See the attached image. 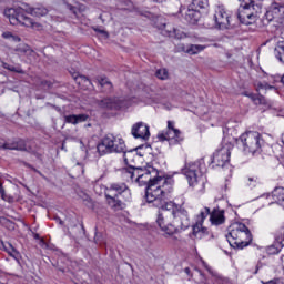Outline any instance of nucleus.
<instances>
[{
	"instance_id": "f257e3e1",
	"label": "nucleus",
	"mask_w": 284,
	"mask_h": 284,
	"mask_svg": "<svg viewBox=\"0 0 284 284\" xmlns=\"http://www.w3.org/2000/svg\"><path fill=\"white\" fill-rule=\"evenodd\" d=\"M123 174L131 181H136L139 185H148L145 190V201L158 207L159 214L156 225L161 236L174 239L180 230L190 227V215L187 211L179 210V206L170 201V194L174 190V180L161 175L154 166L146 169H123ZM170 201V202H168Z\"/></svg>"
},
{
	"instance_id": "f03ea898",
	"label": "nucleus",
	"mask_w": 284,
	"mask_h": 284,
	"mask_svg": "<svg viewBox=\"0 0 284 284\" xmlns=\"http://www.w3.org/2000/svg\"><path fill=\"white\" fill-rule=\"evenodd\" d=\"M226 240L234 250H243L252 243V233L250 229L241 222L232 223L227 229Z\"/></svg>"
},
{
	"instance_id": "7ed1b4c3",
	"label": "nucleus",
	"mask_w": 284,
	"mask_h": 284,
	"mask_svg": "<svg viewBox=\"0 0 284 284\" xmlns=\"http://www.w3.org/2000/svg\"><path fill=\"white\" fill-rule=\"evenodd\" d=\"M205 172V160L201 159L196 162H189L182 169V174L186 176L190 187L195 192H205V180L201 179V174Z\"/></svg>"
},
{
	"instance_id": "20e7f679",
	"label": "nucleus",
	"mask_w": 284,
	"mask_h": 284,
	"mask_svg": "<svg viewBox=\"0 0 284 284\" xmlns=\"http://www.w3.org/2000/svg\"><path fill=\"white\" fill-rule=\"evenodd\" d=\"M263 14V0H242L237 10V19L244 26H252Z\"/></svg>"
},
{
	"instance_id": "39448f33",
	"label": "nucleus",
	"mask_w": 284,
	"mask_h": 284,
	"mask_svg": "<svg viewBox=\"0 0 284 284\" xmlns=\"http://www.w3.org/2000/svg\"><path fill=\"white\" fill-rule=\"evenodd\" d=\"M125 140L121 135L106 134L99 142L97 150L99 154H121L125 152Z\"/></svg>"
},
{
	"instance_id": "423d86ee",
	"label": "nucleus",
	"mask_w": 284,
	"mask_h": 284,
	"mask_svg": "<svg viewBox=\"0 0 284 284\" xmlns=\"http://www.w3.org/2000/svg\"><path fill=\"white\" fill-rule=\"evenodd\" d=\"M4 17L9 19L11 26H24V28H32V30H41L39 22L32 21L21 8H10L4 10Z\"/></svg>"
},
{
	"instance_id": "0eeeda50",
	"label": "nucleus",
	"mask_w": 284,
	"mask_h": 284,
	"mask_svg": "<svg viewBox=\"0 0 284 284\" xmlns=\"http://www.w3.org/2000/svg\"><path fill=\"white\" fill-rule=\"evenodd\" d=\"M234 150V138L224 136L221 148L213 153L212 163L217 168L230 165V156Z\"/></svg>"
},
{
	"instance_id": "6e6552de",
	"label": "nucleus",
	"mask_w": 284,
	"mask_h": 284,
	"mask_svg": "<svg viewBox=\"0 0 284 284\" xmlns=\"http://www.w3.org/2000/svg\"><path fill=\"white\" fill-rule=\"evenodd\" d=\"M237 145H242L244 152L256 154L261 150V133L248 131L243 133L237 140Z\"/></svg>"
},
{
	"instance_id": "1a4fd4ad",
	"label": "nucleus",
	"mask_w": 284,
	"mask_h": 284,
	"mask_svg": "<svg viewBox=\"0 0 284 284\" xmlns=\"http://www.w3.org/2000/svg\"><path fill=\"white\" fill-rule=\"evenodd\" d=\"M264 21L273 23L276 30L284 26V6L277 2H273L264 14Z\"/></svg>"
},
{
	"instance_id": "9d476101",
	"label": "nucleus",
	"mask_w": 284,
	"mask_h": 284,
	"mask_svg": "<svg viewBox=\"0 0 284 284\" xmlns=\"http://www.w3.org/2000/svg\"><path fill=\"white\" fill-rule=\"evenodd\" d=\"M210 216V207H204L200 214L196 216V222L192 226V236L193 239H196L197 241H201V239H205L206 236H210V231L207 227L203 226V222Z\"/></svg>"
},
{
	"instance_id": "9b49d317",
	"label": "nucleus",
	"mask_w": 284,
	"mask_h": 284,
	"mask_svg": "<svg viewBox=\"0 0 284 284\" xmlns=\"http://www.w3.org/2000/svg\"><path fill=\"white\" fill-rule=\"evenodd\" d=\"M160 141H170L171 143H181L183 141V133L176 129L173 121H168V128L165 132L158 135Z\"/></svg>"
},
{
	"instance_id": "f8f14e48",
	"label": "nucleus",
	"mask_w": 284,
	"mask_h": 284,
	"mask_svg": "<svg viewBox=\"0 0 284 284\" xmlns=\"http://www.w3.org/2000/svg\"><path fill=\"white\" fill-rule=\"evenodd\" d=\"M105 195L120 196L123 201H130V199H132V193L128 184L123 182L111 184L110 187L106 189Z\"/></svg>"
},
{
	"instance_id": "ddd939ff",
	"label": "nucleus",
	"mask_w": 284,
	"mask_h": 284,
	"mask_svg": "<svg viewBox=\"0 0 284 284\" xmlns=\"http://www.w3.org/2000/svg\"><path fill=\"white\" fill-rule=\"evenodd\" d=\"M100 108L103 110H128L130 102L128 100H121L120 98H105L100 101Z\"/></svg>"
},
{
	"instance_id": "4468645a",
	"label": "nucleus",
	"mask_w": 284,
	"mask_h": 284,
	"mask_svg": "<svg viewBox=\"0 0 284 284\" xmlns=\"http://www.w3.org/2000/svg\"><path fill=\"white\" fill-rule=\"evenodd\" d=\"M230 11L225 10V7L219 6L215 9L213 20L220 30H225L230 28Z\"/></svg>"
},
{
	"instance_id": "2eb2a0df",
	"label": "nucleus",
	"mask_w": 284,
	"mask_h": 284,
	"mask_svg": "<svg viewBox=\"0 0 284 284\" xmlns=\"http://www.w3.org/2000/svg\"><path fill=\"white\" fill-rule=\"evenodd\" d=\"M281 82V75H266L262 81L255 83L257 92L261 90H274L276 83Z\"/></svg>"
},
{
	"instance_id": "dca6fc26",
	"label": "nucleus",
	"mask_w": 284,
	"mask_h": 284,
	"mask_svg": "<svg viewBox=\"0 0 284 284\" xmlns=\"http://www.w3.org/2000/svg\"><path fill=\"white\" fill-rule=\"evenodd\" d=\"M131 134L134 139L148 141L150 139V126L143 122H138L132 126Z\"/></svg>"
},
{
	"instance_id": "f3484780",
	"label": "nucleus",
	"mask_w": 284,
	"mask_h": 284,
	"mask_svg": "<svg viewBox=\"0 0 284 284\" xmlns=\"http://www.w3.org/2000/svg\"><path fill=\"white\" fill-rule=\"evenodd\" d=\"M284 247V233L283 231H277L275 233V239L273 244L266 246V253L270 255L278 254Z\"/></svg>"
},
{
	"instance_id": "a211bd4d",
	"label": "nucleus",
	"mask_w": 284,
	"mask_h": 284,
	"mask_svg": "<svg viewBox=\"0 0 284 284\" xmlns=\"http://www.w3.org/2000/svg\"><path fill=\"white\" fill-rule=\"evenodd\" d=\"M3 150H17L19 152H28V146L26 144V141L23 140H17L14 142H7L1 145Z\"/></svg>"
},
{
	"instance_id": "6ab92c4d",
	"label": "nucleus",
	"mask_w": 284,
	"mask_h": 284,
	"mask_svg": "<svg viewBox=\"0 0 284 284\" xmlns=\"http://www.w3.org/2000/svg\"><path fill=\"white\" fill-rule=\"evenodd\" d=\"M121 154H123L124 163H126L129 165V168L126 170H130L131 168L133 170H136L134 168V163H135L136 159H139V155L136 154V150L128 151V146H125V151L122 152Z\"/></svg>"
},
{
	"instance_id": "aec40b11",
	"label": "nucleus",
	"mask_w": 284,
	"mask_h": 284,
	"mask_svg": "<svg viewBox=\"0 0 284 284\" xmlns=\"http://www.w3.org/2000/svg\"><path fill=\"white\" fill-rule=\"evenodd\" d=\"M212 225H223L225 223V211L214 209L210 215Z\"/></svg>"
},
{
	"instance_id": "412c9836",
	"label": "nucleus",
	"mask_w": 284,
	"mask_h": 284,
	"mask_svg": "<svg viewBox=\"0 0 284 284\" xmlns=\"http://www.w3.org/2000/svg\"><path fill=\"white\" fill-rule=\"evenodd\" d=\"M199 19H201V11L191 4L185 13V20L189 23L194 24L199 21Z\"/></svg>"
},
{
	"instance_id": "4be33fe9",
	"label": "nucleus",
	"mask_w": 284,
	"mask_h": 284,
	"mask_svg": "<svg viewBox=\"0 0 284 284\" xmlns=\"http://www.w3.org/2000/svg\"><path fill=\"white\" fill-rule=\"evenodd\" d=\"M90 116L88 114H71L64 115V121L71 123V125H78V123H85Z\"/></svg>"
},
{
	"instance_id": "5701e85b",
	"label": "nucleus",
	"mask_w": 284,
	"mask_h": 284,
	"mask_svg": "<svg viewBox=\"0 0 284 284\" xmlns=\"http://www.w3.org/2000/svg\"><path fill=\"white\" fill-rule=\"evenodd\" d=\"M106 203L112 210L119 211L123 210V200L116 195H105Z\"/></svg>"
},
{
	"instance_id": "b1692460",
	"label": "nucleus",
	"mask_w": 284,
	"mask_h": 284,
	"mask_svg": "<svg viewBox=\"0 0 284 284\" xmlns=\"http://www.w3.org/2000/svg\"><path fill=\"white\" fill-rule=\"evenodd\" d=\"M273 203H277V205H284V187L277 186L272 192Z\"/></svg>"
},
{
	"instance_id": "393cba45",
	"label": "nucleus",
	"mask_w": 284,
	"mask_h": 284,
	"mask_svg": "<svg viewBox=\"0 0 284 284\" xmlns=\"http://www.w3.org/2000/svg\"><path fill=\"white\" fill-rule=\"evenodd\" d=\"M29 13H31L32 17H45L48 14V10L43 6H37L29 9Z\"/></svg>"
},
{
	"instance_id": "a878e982",
	"label": "nucleus",
	"mask_w": 284,
	"mask_h": 284,
	"mask_svg": "<svg viewBox=\"0 0 284 284\" xmlns=\"http://www.w3.org/2000/svg\"><path fill=\"white\" fill-rule=\"evenodd\" d=\"M274 55L281 63L284 64V41L277 43L274 50Z\"/></svg>"
},
{
	"instance_id": "bb28decb",
	"label": "nucleus",
	"mask_w": 284,
	"mask_h": 284,
	"mask_svg": "<svg viewBox=\"0 0 284 284\" xmlns=\"http://www.w3.org/2000/svg\"><path fill=\"white\" fill-rule=\"evenodd\" d=\"M207 47L203 44H191L186 49V54H199V52H203Z\"/></svg>"
},
{
	"instance_id": "cd10ccee",
	"label": "nucleus",
	"mask_w": 284,
	"mask_h": 284,
	"mask_svg": "<svg viewBox=\"0 0 284 284\" xmlns=\"http://www.w3.org/2000/svg\"><path fill=\"white\" fill-rule=\"evenodd\" d=\"M191 6L197 10H205L209 8L210 2L209 0H193Z\"/></svg>"
},
{
	"instance_id": "c85d7f7f",
	"label": "nucleus",
	"mask_w": 284,
	"mask_h": 284,
	"mask_svg": "<svg viewBox=\"0 0 284 284\" xmlns=\"http://www.w3.org/2000/svg\"><path fill=\"white\" fill-rule=\"evenodd\" d=\"M1 247H3V250H6V252H8V254H10V256L16 257L17 254H19L17 252V250H14V246H12V244H10V243L0 242V250H1Z\"/></svg>"
},
{
	"instance_id": "c756f323",
	"label": "nucleus",
	"mask_w": 284,
	"mask_h": 284,
	"mask_svg": "<svg viewBox=\"0 0 284 284\" xmlns=\"http://www.w3.org/2000/svg\"><path fill=\"white\" fill-rule=\"evenodd\" d=\"M246 97H248L253 103H255V105H263V103H265V97L263 95H256L254 93H248L246 94Z\"/></svg>"
},
{
	"instance_id": "7c9ffc66",
	"label": "nucleus",
	"mask_w": 284,
	"mask_h": 284,
	"mask_svg": "<svg viewBox=\"0 0 284 284\" xmlns=\"http://www.w3.org/2000/svg\"><path fill=\"white\" fill-rule=\"evenodd\" d=\"M98 83L101 88H104L105 91L112 90V82L108 78H98Z\"/></svg>"
},
{
	"instance_id": "2f4dec72",
	"label": "nucleus",
	"mask_w": 284,
	"mask_h": 284,
	"mask_svg": "<svg viewBox=\"0 0 284 284\" xmlns=\"http://www.w3.org/2000/svg\"><path fill=\"white\" fill-rule=\"evenodd\" d=\"M155 77L161 81H166V79H170V73L168 72V69H159L155 72Z\"/></svg>"
},
{
	"instance_id": "473e14b6",
	"label": "nucleus",
	"mask_w": 284,
	"mask_h": 284,
	"mask_svg": "<svg viewBox=\"0 0 284 284\" xmlns=\"http://www.w3.org/2000/svg\"><path fill=\"white\" fill-rule=\"evenodd\" d=\"M0 196L2 201H6L7 203H12L14 201L13 196L6 194V189L3 187V184H0Z\"/></svg>"
},
{
	"instance_id": "72a5a7b5",
	"label": "nucleus",
	"mask_w": 284,
	"mask_h": 284,
	"mask_svg": "<svg viewBox=\"0 0 284 284\" xmlns=\"http://www.w3.org/2000/svg\"><path fill=\"white\" fill-rule=\"evenodd\" d=\"M246 185H248L250 187H256V185H258V178H256V176H248L246 179Z\"/></svg>"
},
{
	"instance_id": "f704fd0d",
	"label": "nucleus",
	"mask_w": 284,
	"mask_h": 284,
	"mask_svg": "<svg viewBox=\"0 0 284 284\" xmlns=\"http://www.w3.org/2000/svg\"><path fill=\"white\" fill-rule=\"evenodd\" d=\"M264 284H284L283 281L281 278H274V280H271Z\"/></svg>"
},
{
	"instance_id": "c9c22d12",
	"label": "nucleus",
	"mask_w": 284,
	"mask_h": 284,
	"mask_svg": "<svg viewBox=\"0 0 284 284\" xmlns=\"http://www.w3.org/2000/svg\"><path fill=\"white\" fill-rule=\"evenodd\" d=\"M94 30L95 32H99V34H102L104 39H108L109 34L105 30H101V29H94Z\"/></svg>"
},
{
	"instance_id": "e433bc0d",
	"label": "nucleus",
	"mask_w": 284,
	"mask_h": 284,
	"mask_svg": "<svg viewBox=\"0 0 284 284\" xmlns=\"http://www.w3.org/2000/svg\"><path fill=\"white\" fill-rule=\"evenodd\" d=\"M12 36L13 34L10 31H6V32L2 33L3 39H12Z\"/></svg>"
},
{
	"instance_id": "4c0bfd02",
	"label": "nucleus",
	"mask_w": 284,
	"mask_h": 284,
	"mask_svg": "<svg viewBox=\"0 0 284 284\" xmlns=\"http://www.w3.org/2000/svg\"><path fill=\"white\" fill-rule=\"evenodd\" d=\"M3 68L6 69V70H10L11 72H16L17 71V69H14L13 67H10V65H8V64H3Z\"/></svg>"
},
{
	"instance_id": "58836bf2",
	"label": "nucleus",
	"mask_w": 284,
	"mask_h": 284,
	"mask_svg": "<svg viewBox=\"0 0 284 284\" xmlns=\"http://www.w3.org/2000/svg\"><path fill=\"white\" fill-rule=\"evenodd\" d=\"M11 40L14 41L16 43H19L21 41V38H19V36H12Z\"/></svg>"
},
{
	"instance_id": "ea45409f",
	"label": "nucleus",
	"mask_w": 284,
	"mask_h": 284,
	"mask_svg": "<svg viewBox=\"0 0 284 284\" xmlns=\"http://www.w3.org/2000/svg\"><path fill=\"white\" fill-rule=\"evenodd\" d=\"M79 79H81V81L84 83H90V79H88L85 75H80Z\"/></svg>"
},
{
	"instance_id": "a19ab883",
	"label": "nucleus",
	"mask_w": 284,
	"mask_h": 284,
	"mask_svg": "<svg viewBox=\"0 0 284 284\" xmlns=\"http://www.w3.org/2000/svg\"><path fill=\"white\" fill-rule=\"evenodd\" d=\"M173 34L176 37V39H183V34H176V29L173 30Z\"/></svg>"
},
{
	"instance_id": "79ce46f5",
	"label": "nucleus",
	"mask_w": 284,
	"mask_h": 284,
	"mask_svg": "<svg viewBox=\"0 0 284 284\" xmlns=\"http://www.w3.org/2000/svg\"><path fill=\"white\" fill-rule=\"evenodd\" d=\"M281 143H282V146L284 148V133L281 136Z\"/></svg>"
},
{
	"instance_id": "37998d69",
	"label": "nucleus",
	"mask_w": 284,
	"mask_h": 284,
	"mask_svg": "<svg viewBox=\"0 0 284 284\" xmlns=\"http://www.w3.org/2000/svg\"><path fill=\"white\" fill-rule=\"evenodd\" d=\"M153 1H155L156 3H163V1L165 0H153Z\"/></svg>"
},
{
	"instance_id": "c03bdc74",
	"label": "nucleus",
	"mask_w": 284,
	"mask_h": 284,
	"mask_svg": "<svg viewBox=\"0 0 284 284\" xmlns=\"http://www.w3.org/2000/svg\"><path fill=\"white\" fill-rule=\"evenodd\" d=\"M34 239H39V234H36V235H34Z\"/></svg>"
},
{
	"instance_id": "a18cd8bd",
	"label": "nucleus",
	"mask_w": 284,
	"mask_h": 284,
	"mask_svg": "<svg viewBox=\"0 0 284 284\" xmlns=\"http://www.w3.org/2000/svg\"><path fill=\"white\" fill-rule=\"evenodd\" d=\"M185 272L189 273V272H190V268H185Z\"/></svg>"
},
{
	"instance_id": "49530a36",
	"label": "nucleus",
	"mask_w": 284,
	"mask_h": 284,
	"mask_svg": "<svg viewBox=\"0 0 284 284\" xmlns=\"http://www.w3.org/2000/svg\"><path fill=\"white\" fill-rule=\"evenodd\" d=\"M11 227H14V224L13 223H10Z\"/></svg>"
}]
</instances>
